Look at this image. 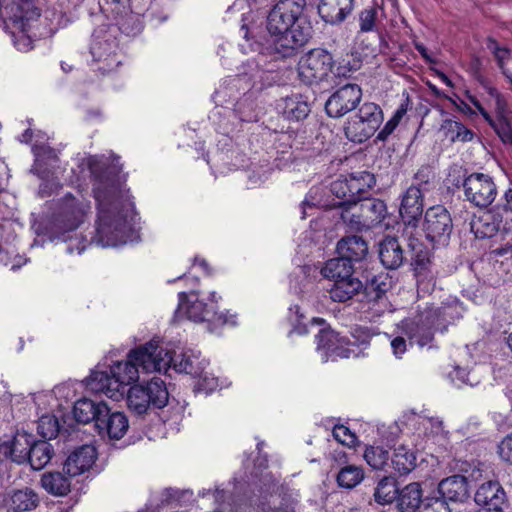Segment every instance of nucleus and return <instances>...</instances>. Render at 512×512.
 I'll return each mask as SVG.
<instances>
[{"label": "nucleus", "instance_id": "obj_1", "mask_svg": "<svg viewBox=\"0 0 512 512\" xmlns=\"http://www.w3.org/2000/svg\"><path fill=\"white\" fill-rule=\"evenodd\" d=\"M98 219L94 241L102 247L125 244L131 233L128 218L133 204L124 183L117 175H101L94 184Z\"/></svg>", "mask_w": 512, "mask_h": 512}, {"label": "nucleus", "instance_id": "obj_2", "mask_svg": "<svg viewBox=\"0 0 512 512\" xmlns=\"http://www.w3.org/2000/svg\"><path fill=\"white\" fill-rule=\"evenodd\" d=\"M306 0H278L267 12L266 30L270 43L281 57L293 55L313 34L304 14Z\"/></svg>", "mask_w": 512, "mask_h": 512}, {"label": "nucleus", "instance_id": "obj_3", "mask_svg": "<svg viewBox=\"0 0 512 512\" xmlns=\"http://www.w3.org/2000/svg\"><path fill=\"white\" fill-rule=\"evenodd\" d=\"M136 363L129 359L115 362L109 371H93L87 378V387L95 393H103L107 397L119 400L123 398L126 386L139 379Z\"/></svg>", "mask_w": 512, "mask_h": 512}, {"label": "nucleus", "instance_id": "obj_4", "mask_svg": "<svg viewBox=\"0 0 512 512\" xmlns=\"http://www.w3.org/2000/svg\"><path fill=\"white\" fill-rule=\"evenodd\" d=\"M259 495L252 502L261 512H295L298 499L295 492L278 485L270 473L261 476Z\"/></svg>", "mask_w": 512, "mask_h": 512}, {"label": "nucleus", "instance_id": "obj_5", "mask_svg": "<svg viewBox=\"0 0 512 512\" xmlns=\"http://www.w3.org/2000/svg\"><path fill=\"white\" fill-rule=\"evenodd\" d=\"M211 305L199 301L196 295L190 294L188 297L184 292L179 293V305L177 314L184 313L187 318L193 322H207L208 329L211 332L217 330L225 324H234V316L226 313H218L216 309V293H211Z\"/></svg>", "mask_w": 512, "mask_h": 512}, {"label": "nucleus", "instance_id": "obj_6", "mask_svg": "<svg viewBox=\"0 0 512 512\" xmlns=\"http://www.w3.org/2000/svg\"><path fill=\"white\" fill-rule=\"evenodd\" d=\"M351 337L353 341L340 336L333 330H321L316 336L317 349L323 351L326 357L348 358L351 354H355L351 346L369 344L372 333L366 327L355 326L351 330Z\"/></svg>", "mask_w": 512, "mask_h": 512}, {"label": "nucleus", "instance_id": "obj_7", "mask_svg": "<svg viewBox=\"0 0 512 512\" xmlns=\"http://www.w3.org/2000/svg\"><path fill=\"white\" fill-rule=\"evenodd\" d=\"M383 121V112L375 103H364L357 114L350 117L344 127L346 137L355 143H362L370 138Z\"/></svg>", "mask_w": 512, "mask_h": 512}, {"label": "nucleus", "instance_id": "obj_8", "mask_svg": "<svg viewBox=\"0 0 512 512\" xmlns=\"http://www.w3.org/2000/svg\"><path fill=\"white\" fill-rule=\"evenodd\" d=\"M90 202L85 199H76L71 194L66 195L61 203L59 213L52 223V232L61 237L66 232L76 230L86 219L90 212Z\"/></svg>", "mask_w": 512, "mask_h": 512}, {"label": "nucleus", "instance_id": "obj_9", "mask_svg": "<svg viewBox=\"0 0 512 512\" xmlns=\"http://www.w3.org/2000/svg\"><path fill=\"white\" fill-rule=\"evenodd\" d=\"M332 55L321 48H315L303 55L298 62V76L306 84L319 83L332 72Z\"/></svg>", "mask_w": 512, "mask_h": 512}, {"label": "nucleus", "instance_id": "obj_10", "mask_svg": "<svg viewBox=\"0 0 512 512\" xmlns=\"http://www.w3.org/2000/svg\"><path fill=\"white\" fill-rule=\"evenodd\" d=\"M129 359H132L143 373L166 372L171 367L172 354L156 341H150L131 350Z\"/></svg>", "mask_w": 512, "mask_h": 512}, {"label": "nucleus", "instance_id": "obj_11", "mask_svg": "<svg viewBox=\"0 0 512 512\" xmlns=\"http://www.w3.org/2000/svg\"><path fill=\"white\" fill-rule=\"evenodd\" d=\"M487 93L494 100V115L485 113V121L493 129L499 139L512 146V111L504 95L495 87H486Z\"/></svg>", "mask_w": 512, "mask_h": 512}, {"label": "nucleus", "instance_id": "obj_12", "mask_svg": "<svg viewBox=\"0 0 512 512\" xmlns=\"http://www.w3.org/2000/svg\"><path fill=\"white\" fill-rule=\"evenodd\" d=\"M462 186L465 199L478 208H487L497 196L496 184L484 173H471L464 178Z\"/></svg>", "mask_w": 512, "mask_h": 512}, {"label": "nucleus", "instance_id": "obj_13", "mask_svg": "<svg viewBox=\"0 0 512 512\" xmlns=\"http://www.w3.org/2000/svg\"><path fill=\"white\" fill-rule=\"evenodd\" d=\"M423 229L429 241L445 245L453 229L448 210L441 205L430 207L425 213Z\"/></svg>", "mask_w": 512, "mask_h": 512}, {"label": "nucleus", "instance_id": "obj_14", "mask_svg": "<svg viewBox=\"0 0 512 512\" xmlns=\"http://www.w3.org/2000/svg\"><path fill=\"white\" fill-rule=\"evenodd\" d=\"M361 97L362 90L357 84L344 85L329 97L325 110L330 117H342L359 104Z\"/></svg>", "mask_w": 512, "mask_h": 512}, {"label": "nucleus", "instance_id": "obj_15", "mask_svg": "<svg viewBox=\"0 0 512 512\" xmlns=\"http://www.w3.org/2000/svg\"><path fill=\"white\" fill-rule=\"evenodd\" d=\"M117 42L112 32L98 28L93 33L90 52L95 61L106 63L101 69L112 70L120 63L116 58Z\"/></svg>", "mask_w": 512, "mask_h": 512}, {"label": "nucleus", "instance_id": "obj_16", "mask_svg": "<svg viewBox=\"0 0 512 512\" xmlns=\"http://www.w3.org/2000/svg\"><path fill=\"white\" fill-rule=\"evenodd\" d=\"M474 500L479 506L477 512H504L507 506L506 493L498 481L482 483L476 490Z\"/></svg>", "mask_w": 512, "mask_h": 512}, {"label": "nucleus", "instance_id": "obj_17", "mask_svg": "<svg viewBox=\"0 0 512 512\" xmlns=\"http://www.w3.org/2000/svg\"><path fill=\"white\" fill-rule=\"evenodd\" d=\"M40 504L39 494L30 487L14 488L7 491L3 505L12 512H31Z\"/></svg>", "mask_w": 512, "mask_h": 512}, {"label": "nucleus", "instance_id": "obj_18", "mask_svg": "<svg viewBox=\"0 0 512 512\" xmlns=\"http://www.w3.org/2000/svg\"><path fill=\"white\" fill-rule=\"evenodd\" d=\"M437 326L434 321L426 320V311L423 312L417 319L406 320L401 324L403 335L411 341H415L420 347L430 344L434 338V332Z\"/></svg>", "mask_w": 512, "mask_h": 512}, {"label": "nucleus", "instance_id": "obj_19", "mask_svg": "<svg viewBox=\"0 0 512 512\" xmlns=\"http://www.w3.org/2000/svg\"><path fill=\"white\" fill-rule=\"evenodd\" d=\"M97 458L96 448L93 445H82L76 448L66 459L64 471L71 477L88 471Z\"/></svg>", "mask_w": 512, "mask_h": 512}, {"label": "nucleus", "instance_id": "obj_20", "mask_svg": "<svg viewBox=\"0 0 512 512\" xmlns=\"http://www.w3.org/2000/svg\"><path fill=\"white\" fill-rule=\"evenodd\" d=\"M423 212V194L419 187L411 185L404 193L399 213L404 223L416 227Z\"/></svg>", "mask_w": 512, "mask_h": 512}, {"label": "nucleus", "instance_id": "obj_21", "mask_svg": "<svg viewBox=\"0 0 512 512\" xmlns=\"http://www.w3.org/2000/svg\"><path fill=\"white\" fill-rule=\"evenodd\" d=\"M7 8L10 10L14 28L25 29V26H32L40 16L33 0H12Z\"/></svg>", "mask_w": 512, "mask_h": 512}, {"label": "nucleus", "instance_id": "obj_22", "mask_svg": "<svg viewBox=\"0 0 512 512\" xmlns=\"http://www.w3.org/2000/svg\"><path fill=\"white\" fill-rule=\"evenodd\" d=\"M109 407L104 402H96L88 398H82L75 402L73 414L77 422L87 424L92 421L100 422V418L107 416Z\"/></svg>", "mask_w": 512, "mask_h": 512}, {"label": "nucleus", "instance_id": "obj_23", "mask_svg": "<svg viewBox=\"0 0 512 512\" xmlns=\"http://www.w3.org/2000/svg\"><path fill=\"white\" fill-rule=\"evenodd\" d=\"M353 6L354 0H321L318 12L326 23L338 24L351 13Z\"/></svg>", "mask_w": 512, "mask_h": 512}, {"label": "nucleus", "instance_id": "obj_24", "mask_svg": "<svg viewBox=\"0 0 512 512\" xmlns=\"http://www.w3.org/2000/svg\"><path fill=\"white\" fill-rule=\"evenodd\" d=\"M463 307L458 301L447 303L438 308L426 310V320L434 321L435 329L444 331L448 324L462 317Z\"/></svg>", "mask_w": 512, "mask_h": 512}, {"label": "nucleus", "instance_id": "obj_25", "mask_svg": "<svg viewBox=\"0 0 512 512\" xmlns=\"http://www.w3.org/2000/svg\"><path fill=\"white\" fill-rule=\"evenodd\" d=\"M437 492L446 502L463 501L468 496L467 480L464 476L453 475L439 483Z\"/></svg>", "mask_w": 512, "mask_h": 512}, {"label": "nucleus", "instance_id": "obj_26", "mask_svg": "<svg viewBox=\"0 0 512 512\" xmlns=\"http://www.w3.org/2000/svg\"><path fill=\"white\" fill-rule=\"evenodd\" d=\"M379 258L387 269H397L404 261V252L395 237H386L379 244Z\"/></svg>", "mask_w": 512, "mask_h": 512}, {"label": "nucleus", "instance_id": "obj_27", "mask_svg": "<svg viewBox=\"0 0 512 512\" xmlns=\"http://www.w3.org/2000/svg\"><path fill=\"white\" fill-rule=\"evenodd\" d=\"M339 257L349 260L350 263L361 261L368 253L365 240L359 236L342 238L337 244Z\"/></svg>", "mask_w": 512, "mask_h": 512}, {"label": "nucleus", "instance_id": "obj_28", "mask_svg": "<svg viewBox=\"0 0 512 512\" xmlns=\"http://www.w3.org/2000/svg\"><path fill=\"white\" fill-rule=\"evenodd\" d=\"M278 106L283 116L291 121L303 120L310 113L309 104L300 94H293L283 98Z\"/></svg>", "mask_w": 512, "mask_h": 512}, {"label": "nucleus", "instance_id": "obj_29", "mask_svg": "<svg viewBox=\"0 0 512 512\" xmlns=\"http://www.w3.org/2000/svg\"><path fill=\"white\" fill-rule=\"evenodd\" d=\"M97 428L100 433H106L112 439H120L124 436L128 429V420L121 412H111L101 417L97 422Z\"/></svg>", "mask_w": 512, "mask_h": 512}, {"label": "nucleus", "instance_id": "obj_30", "mask_svg": "<svg viewBox=\"0 0 512 512\" xmlns=\"http://www.w3.org/2000/svg\"><path fill=\"white\" fill-rule=\"evenodd\" d=\"M363 288L362 282L354 275L344 280L333 283L329 289V295L334 302H346L358 295Z\"/></svg>", "mask_w": 512, "mask_h": 512}, {"label": "nucleus", "instance_id": "obj_31", "mask_svg": "<svg viewBox=\"0 0 512 512\" xmlns=\"http://www.w3.org/2000/svg\"><path fill=\"white\" fill-rule=\"evenodd\" d=\"M422 501L421 486L419 483L413 482L399 490L397 507L400 512H419Z\"/></svg>", "mask_w": 512, "mask_h": 512}, {"label": "nucleus", "instance_id": "obj_32", "mask_svg": "<svg viewBox=\"0 0 512 512\" xmlns=\"http://www.w3.org/2000/svg\"><path fill=\"white\" fill-rule=\"evenodd\" d=\"M324 278L336 283L338 280H344L354 275V266L349 260L337 257L328 260L321 269Z\"/></svg>", "mask_w": 512, "mask_h": 512}, {"label": "nucleus", "instance_id": "obj_33", "mask_svg": "<svg viewBox=\"0 0 512 512\" xmlns=\"http://www.w3.org/2000/svg\"><path fill=\"white\" fill-rule=\"evenodd\" d=\"M362 218L365 219L366 227L369 229L379 224L387 214V207L380 199H365L359 205Z\"/></svg>", "mask_w": 512, "mask_h": 512}, {"label": "nucleus", "instance_id": "obj_34", "mask_svg": "<svg viewBox=\"0 0 512 512\" xmlns=\"http://www.w3.org/2000/svg\"><path fill=\"white\" fill-rule=\"evenodd\" d=\"M390 466L401 475L410 473L416 467V454L405 445L394 448Z\"/></svg>", "mask_w": 512, "mask_h": 512}, {"label": "nucleus", "instance_id": "obj_35", "mask_svg": "<svg viewBox=\"0 0 512 512\" xmlns=\"http://www.w3.org/2000/svg\"><path fill=\"white\" fill-rule=\"evenodd\" d=\"M141 385L149 397L152 408L160 409L167 405L169 392L166 383L161 378L154 377L146 384Z\"/></svg>", "mask_w": 512, "mask_h": 512}, {"label": "nucleus", "instance_id": "obj_36", "mask_svg": "<svg viewBox=\"0 0 512 512\" xmlns=\"http://www.w3.org/2000/svg\"><path fill=\"white\" fill-rule=\"evenodd\" d=\"M53 453L54 450L50 443L37 441L29 447L27 460L34 470H41L50 462Z\"/></svg>", "mask_w": 512, "mask_h": 512}, {"label": "nucleus", "instance_id": "obj_37", "mask_svg": "<svg viewBox=\"0 0 512 512\" xmlns=\"http://www.w3.org/2000/svg\"><path fill=\"white\" fill-rule=\"evenodd\" d=\"M487 48L493 54L497 66L505 78L512 75V53L509 48L501 46L495 39H487Z\"/></svg>", "mask_w": 512, "mask_h": 512}, {"label": "nucleus", "instance_id": "obj_38", "mask_svg": "<svg viewBox=\"0 0 512 512\" xmlns=\"http://www.w3.org/2000/svg\"><path fill=\"white\" fill-rule=\"evenodd\" d=\"M446 138L451 142H469L472 141L475 134L472 130L466 127L462 122L446 119L441 125Z\"/></svg>", "mask_w": 512, "mask_h": 512}, {"label": "nucleus", "instance_id": "obj_39", "mask_svg": "<svg viewBox=\"0 0 512 512\" xmlns=\"http://www.w3.org/2000/svg\"><path fill=\"white\" fill-rule=\"evenodd\" d=\"M41 485L48 493L55 496H64L70 491V480L59 472L43 474Z\"/></svg>", "mask_w": 512, "mask_h": 512}, {"label": "nucleus", "instance_id": "obj_40", "mask_svg": "<svg viewBox=\"0 0 512 512\" xmlns=\"http://www.w3.org/2000/svg\"><path fill=\"white\" fill-rule=\"evenodd\" d=\"M351 204H357L362 200V195L374 182L373 176L368 172H362L359 176L350 175L347 177Z\"/></svg>", "mask_w": 512, "mask_h": 512}, {"label": "nucleus", "instance_id": "obj_41", "mask_svg": "<svg viewBox=\"0 0 512 512\" xmlns=\"http://www.w3.org/2000/svg\"><path fill=\"white\" fill-rule=\"evenodd\" d=\"M127 405L130 411L137 415L145 414L151 408L149 397L142 385L130 387L127 393Z\"/></svg>", "mask_w": 512, "mask_h": 512}, {"label": "nucleus", "instance_id": "obj_42", "mask_svg": "<svg viewBox=\"0 0 512 512\" xmlns=\"http://www.w3.org/2000/svg\"><path fill=\"white\" fill-rule=\"evenodd\" d=\"M477 238H492L499 231V222L492 213H485L471 225Z\"/></svg>", "mask_w": 512, "mask_h": 512}, {"label": "nucleus", "instance_id": "obj_43", "mask_svg": "<svg viewBox=\"0 0 512 512\" xmlns=\"http://www.w3.org/2000/svg\"><path fill=\"white\" fill-rule=\"evenodd\" d=\"M396 480L393 477L385 476L377 484L374 491V499L378 504L392 503L398 495Z\"/></svg>", "mask_w": 512, "mask_h": 512}, {"label": "nucleus", "instance_id": "obj_44", "mask_svg": "<svg viewBox=\"0 0 512 512\" xmlns=\"http://www.w3.org/2000/svg\"><path fill=\"white\" fill-rule=\"evenodd\" d=\"M364 478V472L361 467L347 465L343 467L337 475V483L345 489L356 487Z\"/></svg>", "mask_w": 512, "mask_h": 512}, {"label": "nucleus", "instance_id": "obj_45", "mask_svg": "<svg viewBox=\"0 0 512 512\" xmlns=\"http://www.w3.org/2000/svg\"><path fill=\"white\" fill-rule=\"evenodd\" d=\"M364 459L367 464L376 470H384L390 466L389 452L381 446H369L364 452Z\"/></svg>", "mask_w": 512, "mask_h": 512}, {"label": "nucleus", "instance_id": "obj_46", "mask_svg": "<svg viewBox=\"0 0 512 512\" xmlns=\"http://www.w3.org/2000/svg\"><path fill=\"white\" fill-rule=\"evenodd\" d=\"M342 221L351 229L355 231H362L369 229L366 227L365 219L362 218V213L359 211L357 204H349L341 213Z\"/></svg>", "mask_w": 512, "mask_h": 512}, {"label": "nucleus", "instance_id": "obj_47", "mask_svg": "<svg viewBox=\"0 0 512 512\" xmlns=\"http://www.w3.org/2000/svg\"><path fill=\"white\" fill-rule=\"evenodd\" d=\"M197 360L196 356L190 351L174 352L172 355L171 366L178 372H184L187 374H196L194 362Z\"/></svg>", "mask_w": 512, "mask_h": 512}, {"label": "nucleus", "instance_id": "obj_48", "mask_svg": "<svg viewBox=\"0 0 512 512\" xmlns=\"http://www.w3.org/2000/svg\"><path fill=\"white\" fill-rule=\"evenodd\" d=\"M32 444L30 443L29 437L27 435H18L14 438L10 448V455L14 462L23 463L27 460L29 455V447Z\"/></svg>", "mask_w": 512, "mask_h": 512}, {"label": "nucleus", "instance_id": "obj_49", "mask_svg": "<svg viewBox=\"0 0 512 512\" xmlns=\"http://www.w3.org/2000/svg\"><path fill=\"white\" fill-rule=\"evenodd\" d=\"M130 0H110L111 12L115 15L119 29L126 31L125 24L129 19H133Z\"/></svg>", "mask_w": 512, "mask_h": 512}, {"label": "nucleus", "instance_id": "obj_50", "mask_svg": "<svg viewBox=\"0 0 512 512\" xmlns=\"http://www.w3.org/2000/svg\"><path fill=\"white\" fill-rule=\"evenodd\" d=\"M38 433L44 438V439H52L57 436L59 432V424L55 417L50 415L42 416L39 419L38 425H37Z\"/></svg>", "mask_w": 512, "mask_h": 512}, {"label": "nucleus", "instance_id": "obj_51", "mask_svg": "<svg viewBox=\"0 0 512 512\" xmlns=\"http://www.w3.org/2000/svg\"><path fill=\"white\" fill-rule=\"evenodd\" d=\"M379 9L376 7H367L359 14V26L361 32H371L374 30Z\"/></svg>", "mask_w": 512, "mask_h": 512}, {"label": "nucleus", "instance_id": "obj_52", "mask_svg": "<svg viewBox=\"0 0 512 512\" xmlns=\"http://www.w3.org/2000/svg\"><path fill=\"white\" fill-rule=\"evenodd\" d=\"M419 512H451V510L448 503L440 496H430L423 499Z\"/></svg>", "mask_w": 512, "mask_h": 512}, {"label": "nucleus", "instance_id": "obj_53", "mask_svg": "<svg viewBox=\"0 0 512 512\" xmlns=\"http://www.w3.org/2000/svg\"><path fill=\"white\" fill-rule=\"evenodd\" d=\"M32 26H25V29L14 28V45L19 51H29L32 49V35L29 34Z\"/></svg>", "mask_w": 512, "mask_h": 512}, {"label": "nucleus", "instance_id": "obj_54", "mask_svg": "<svg viewBox=\"0 0 512 512\" xmlns=\"http://www.w3.org/2000/svg\"><path fill=\"white\" fill-rule=\"evenodd\" d=\"M332 434L336 441L348 447H353L357 442L356 435L344 425H336Z\"/></svg>", "mask_w": 512, "mask_h": 512}, {"label": "nucleus", "instance_id": "obj_55", "mask_svg": "<svg viewBox=\"0 0 512 512\" xmlns=\"http://www.w3.org/2000/svg\"><path fill=\"white\" fill-rule=\"evenodd\" d=\"M331 192L344 204H351L347 177H340L331 183Z\"/></svg>", "mask_w": 512, "mask_h": 512}, {"label": "nucleus", "instance_id": "obj_56", "mask_svg": "<svg viewBox=\"0 0 512 512\" xmlns=\"http://www.w3.org/2000/svg\"><path fill=\"white\" fill-rule=\"evenodd\" d=\"M411 261L416 270H422L426 268L427 264L430 262V252L427 247L424 246L422 249L411 253Z\"/></svg>", "mask_w": 512, "mask_h": 512}, {"label": "nucleus", "instance_id": "obj_57", "mask_svg": "<svg viewBox=\"0 0 512 512\" xmlns=\"http://www.w3.org/2000/svg\"><path fill=\"white\" fill-rule=\"evenodd\" d=\"M498 453L504 461L512 464V433L500 442Z\"/></svg>", "mask_w": 512, "mask_h": 512}, {"label": "nucleus", "instance_id": "obj_58", "mask_svg": "<svg viewBox=\"0 0 512 512\" xmlns=\"http://www.w3.org/2000/svg\"><path fill=\"white\" fill-rule=\"evenodd\" d=\"M164 495L166 497V501L167 502H172V501H175V502H178V503H182L184 502L185 498H190L192 496V492L191 491H179V490H174V489H166L164 491Z\"/></svg>", "mask_w": 512, "mask_h": 512}, {"label": "nucleus", "instance_id": "obj_59", "mask_svg": "<svg viewBox=\"0 0 512 512\" xmlns=\"http://www.w3.org/2000/svg\"><path fill=\"white\" fill-rule=\"evenodd\" d=\"M391 348L395 357L401 358L407 351V343L403 336H396L391 340Z\"/></svg>", "mask_w": 512, "mask_h": 512}, {"label": "nucleus", "instance_id": "obj_60", "mask_svg": "<svg viewBox=\"0 0 512 512\" xmlns=\"http://www.w3.org/2000/svg\"><path fill=\"white\" fill-rule=\"evenodd\" d=\"M396 127L397 125H395L394 122L389 119L378 133L377 138L382 141L385 140L390 134H392Z\"/></svg>", "mask_w": 512, "mask_h": 512}, {"label": "nucleus", "instance_id": "obj_61", "mask_svg": "<svg viewBox=\"0 0 512 512\" xmlns=\"http://www.w3.org/2000/svg\"><path fill=\"white\" fill-rule=\"evenodd\" d=\"M407 246L410 253H414L416 250L422 249L425 245L420 241V239L409 236L407 239Z\"/></svg>", "mask_w": 512, "mask_h": 512}, {"label": "nucleus", "instance_id": "obj_62", "mask_svg": "<svg viewBox=\"0 0 512 512\" xmlns=\"http://www.w3.org/2000/svg\"><path fill=\"white\" fill-rule=\"evenodd\" d=\"M415 49L420 53V55L423 57V59L428 63H434V59L432 56L428 53L426 47L419 42H414Z\"/></svg>", "mask_w": 512, "mask_h": 512}, {"label": "nucleus", "instance_id": "obj_63", "mask_svg": "<svg viewBox=\"0 0 512 512\" xmlns=\"http://www.w3.org/2000/svg\"><path fill=\"white\" fill-rule=\"evenodd\" d=\"M503 209L512 213V188L505 191L503 196Z\"/></svg>", "mask_w": 512, "mask_h": 512}, {"label": "nucleus", "instance_id": "obj_64", "mask_svg": "<svg viewBox=\"0 0 512 512\" xmlns=\"http://www.w3.org/2000/svg\"><path fill=\"white\" fill-rule=\"evenodd\" d=\"M467 98H468L469 102L478 110L480 115L485 120V113H489V112L482 106L480 101L475 96L469 94V95H467Z\"/></svg>", "mask_w": 512, "mask_h": 512}]
</instances>
